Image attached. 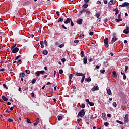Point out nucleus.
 Here are the masks:
<instances>
[{"mask_svg":"<svg viewBox=\"0 0 129 129\" xmlns=\"http://www.w3.org/2000/svg\"><path fill=\"white\" fill-rule=\"evenodd\" d=\"M85 115V110L84 109L80 110V111L78 114V117L80 116L81 117H83Z\"/></svg>","mask_w":129,"mask_h":129,"instance_id":"nucleus-1","label":"nucleus"},{"mask_svg":"<svg viewBox=\"0 0 129 129\" xmlns=\"http://www.w3.org/2000/svg\"><path fill=\"white\" fill-rule=\"evenodd\" d=\"M104 46L106 47V48H108L109 47V45L108 44V38H106L104 40Z\"/></svg>","mask_w":129,"mask_h":129,"instance_id":"nucleus-2","label":"nucleus"},{"mask_svg":"<svg viewBox=\"0 0 129 129\" xmlns=\"http://www.w3.org/2000/svg\"><path fill=\"white\" fill-rule=\"evenodd\" d=\"M115 3H116V0H111L108 3V6H109V7H110L111 6H112V5H114Z\"/></svg>","mask_w":129,"mask_h":129,"instance_id":"nucleus-3","label":"nucleus"},{"mask_svg":"<svg viewBox=\"0 0 129 129\" xmlns=\"http://www.w3.org/2000/svg\"><path fill=\"white\" fill-rule=\"evenodd\" d=\"M11 50H12V53H13V54H15V53H18V52H19V48L18 47L11 48Z\"/></svg>","mask_w":129,"mask_h":129,"instance_id":"nucleus-4","label":"nucleus"},{"mask_svg":"<svg viewBox=\"0 0 129 129\" xmlns=\"http://www.w3.org/2000/svg\"><path fill=\"white\" fill-rule=\"evenodd\" d=\"M6 71H8V70H9V71H11V72H12V71H13V68H12V66L8 64L6 67Z\"/></svg>","mask_w":129,"mask_h":129,"instance_id":"nucleus-5","label":"nucleus"},{"mask_svg":"<svg viewBox=\"0 0 129 129\" xmlns=\"http://www.w3.org/2000/svg\"><path fill=\"white\" fill-rule=\"evenodd\" d=\"M96 90H99V87H98V86H94L92 88V91H95Z\"/></svg>","mask_w":129,"mask_h":129,"instance_id":"nucleus-6","label":"nucleus"},{"mask_svg":"<svg viewBox=\"0 0 129 129\" xmlns=\"http://www.w3.org/2000/svg\"><path fill=\"white\" fill-rule=\"evenodd\" d=\"M128 121H129V120H128V115L126 114L125 116V117H124V122H125V123H127V122H128Z\"/></svg>","mask_w":129,"mask_h":129,"instance_id":"nucleus-7","label":"nucleus"},{"mask_svg":"<svg viewBox=\"0 0 129 129\" xmlns=\"http://www.w3.org/2000/svg\"><path fill=\"white\" fill-rule=\"evenodd\" d=\"M83 20H82V19L80 18V19H78L77 20V24H78V25H82V21Z\"/></svg>","mask_w":129,"mask_h":129,"instance_id":"nucleus-8","label":"nucleus"},{"mask_svg":"<svg viewBox=\"0 0 129 129\" xmlns=\"http://www.w3.org/2000/svg\"><path fill=\"white\" fill-rule=\"evenodd\" d=\"M123 33H124V34H126V35H127V34H128V33H129V27H127L126 29H125L123 30Z\"/></svg>","mask_w":129,"mask_h":129,"instance_id":"nucleus-9","label":"nucleus"},{"mask_svg":"<svg viewBox=\"0 0 129 129\" xmlns=\"http://www.w3.org/2000/svg\"><path fill=\"white\" fill-rule=\"evenodd\" d=\"M71 22V18H67L66 21H64V24H69Z\"/></svg>","mask_w":129,"mask_h":129,"instance_id":"nucleus-10","label":"nucleus"},{"mask_svg":"<svg viewBox=\"0 0 129 129\" xmlns=\"http://www.w3.org/2000/svg\"><path fill=\"white\" fill-rule=\"evenodd\" d=\"M75 75V76H83L85 75L82 73H76Z\"/></svg>","mask_w":129,"mask_h":129,"instance_id":"nucleus-11","label":"nucleus"},{"mask_svg":"<svg viewBox=\"0 0 129 129\" xmlns=\"http://www.w3.org/2000/svg\"><path fill=\"white\" fill-rule=\"evenodd\" d=\"M112 74H113V77H117V74L116 73V72L115 71H113L112 72Z\"/></svg>","mask_w":129,"mask_h":129,"instance_id":"nucleus-12","label":"nucleus"},{"mask_svg":"<svg viewBox=\"0 0 129 129\" xmlns=\"http://www.w3.org/2000/svg\"><path fill=\"white\" fill-rule=\"evenodd\" d=\"M26 73L25 72L20 73L19 76L20 77L23 78L25 77V75Z\"/></svg>","mask_w":129,"mask_h":129,"instance_id":"nucleus-13","label":"nucleus"},{"mask_svg":"<svg viewBox=\"0 0 129 129\" xmlns=\"http://www.w3.org/2000/svg\"><path fill=\"white\" fill-rule=\"evenodd\" d=\"M113 11H115V15H117L119 13V10H118V8L116 7Z\"/></svg>","mask_w":129,"mask_h":129,"instance_id":"nucleus-14","label":"nucleus"},{"mask_svg":"<svg viewBox=\"0 0 129 129\" xmlns=\"http://www.w3.org/2000/svg\"><path fill=\"white\" fill-rule=\"evenodd\" d=\"M107 93H108V95H111V94H112V93H111V90H110V89H107Z\"/></svg>","mask_w":129,"mask_h":129,"instance_id":"nucleus-15","label":"nucleus"},{"mask_svg":"<svg viewBox=\"0 0 129 129\" xmlns=\"http://www.w3.org/2000/svg\"><path fill=\"white\" fill-rule=\"evenodd\" d=\"M63 21H64V19H63V18H62V17H60V18L58 19L57 22H58V23H61V22H63Z\"/></svg>","mask_w":129,"mask_h":129,"instance_id":"nucleus-16","label":"nucleus"},{"mask_svg":"<svg viewBox=\"0 0 129 129\" xmlns=\"http://www.w3.org/2000/svg\"><path fill=\"white\" fill-rule=\"evenodd\" d=\"M129 6V3L128 2H124L123 3V7H128Z\"/></svg>","mask_w":129,"mask_h":129,"instance_id":"nucleus-17","label":"nucleus"},{"mask_svg":"<svg viewBox=\"0 0 129 129\" xmlns=\"http://www.w3.org/2000/svg\"><path fill=\"white\" fill-rule=\"evenodd\" d=\"M40 44L41 45V49H43L44 48V41H40Z\"/></svg>","mask_w":129,"mask_h":129,"instance_id":"nucleus-18","label":"nucleus"},{"mask_svg":"<svg viewBox=\"0 0 129 129\" xmlns=\"http://www.w3.org/2000/svg\"><path fill=\"white\" fill-rule=\"evenodd\" d=\"M85 12H86V9H83L79 12V14L80 15H82V14H83V13H85Z\"/></svg>","mask_w":129,"mask_h":129,"instance_id":"nucleus-19","label":"nucleus"},{"mask_svg":"<svg viewBox=\"0 0 129 129\" xmlns=\"http://www.w3.org/2000/svg\"><path fill=\"white\" fill-rule=\"evenodd\" d=\"M82 7L83 8H84V9H87L88 7V4L87 3H85L82 6Z\"/></svg>","mask_w":129,"mask_h":129,"instance_id":"nucleus-20","label":"nucleus"},{"mask_svg":"<svg viewBox=\"0 0 129 129\" xmlns=\"http://www.w3.org/2000/svg\"><path fill=\"white\" fill-rule=\"evenodd\" d=\"M2 99L4 101H8V98H7V97H6L5 96H2Z\"/></svg>","mask_w":129,"mask_h":129,"instance_id":"nucleus-21","label":"nucleus"},{"mask_svg":"<svg viewBox=\"0 0 129 129\" xmlns=\"http://www.w3.org/2000/svg\"><path fill=\"white\" fill-rule=\"evenodd\" d=\"M116 40H117V38L115 36H114L112 39V42H113V43H114V42H115Z\"/></svg>","mask_w":129,"mask_h":129,"instance_id":"nucleus-22","label":"nucleus"},{"mask_svg":"<svg viewBox=\"0 0 129 129\" xmlns=\"http://www.w3.org/2000/svg\"><path fill=\"white\" fill-rule=\"evenodd\" d=\"M84 64H87V57H84L83 58Z\"/></svg>","mask_w":129,"mask_h":129,"instance_id":"nucleus-23","label":"nucleus"},{"mask_svg":"<svg viewBox=\"0 0 129 129\" xmlns=\"http://www.w3.org/2000/svg\"><path fill=\"white\" fill-rule=\"evenodd\" d=\"M85 81H87V82H90V81H91V78H90V77L86 78Z\"/></svg>","mask_w":129,"mask_h":129,"instance_id":"nucleus-24","label":"nucleus"},{"mask_svg":"<svg viewBox=\"0 0 129 129\" xmlns=\"http://www.w3.org/2000/svg\"><path fill=\"white\" fill-rule=\"evenodd\" d=\"M84 79H85V75H84L83 76H82V78L81 81V83H83V82H84Z\"/></svg>","mask_w":129,"mask_h":129,"instance_id":"nucleus-25","label":"nucleus"},{"mask_svg":"<svg viewBox=\"0 0 129 129\" xmlns=\"http://www.w3.org/2000/svg\"><path fill=\"white\" fill-rule=\"evenodd\" d=\"M80 56H81V58H83V57H85L84 52L83 50H81V51Z\"/></svg>","mask_w":129,"mask_h":129,"instance_id":"nucleus-26","label":"nucleus"},{"mask_svg":"<svg viewBox=\"0 0 129 129\" xmlns=\"http://www.w3.org/2000/svg\"><path fill=\"white\" fill-rule=\"evenodd\" d=\"M42 54L45 55H48V51L46 50H43L42 52Z\"/></svg>","mask_w":129,"mask_h":129,"instance_id":"nucleus-27","label":"nucleus"},{"mask_svg":"<svg viewBox=\"0 0 129 129\" xmlns=\"http://www.w3.org/2000/svg\"><path fill=\"white\" fill-rule=\"evenodd\" d=\"M20 58H22V55H18L16 57H15V60H19V59H20Z\"/></svg>","mask_w":129,"mask_h":129,"instance_id":"nucleus-28","label":"nucleus"},{"mask_svg":"<svg viewBox=\"0 0 129 129\" xmlns=\"http://www.w3.org/2000/svg\"><path fill=\"white\" fill-rule=\"evenodd\" d=\"M72 77H73V75H72V74H70L69 75V81H71V80L72 79Z\"/></svg>","mask_w":129,"mask_h":129,"instance_id":"nucleus-29","label":"nucleus"},{"mask_svg":"<svg viewBox=\"0 0 129 129\" xmlns=\"http://www.w3.org/2000/svg\"><path fill=\"white\" fill-rule=\"evenodd\" d=\"M35 76H37V77H39L40 76V73H39V71H36L35 73Z\"/></svg>","mask_w":129,"mask_h":129,"instance_id":"nucleus-30","label":"nucleus"},{"mask_svg":"<svg viewBox=\"0 0 129 129\" xmlns=\"http://www.w3.org/2000/svg\"><path fill=\"white\" fill-rule=\"evenodd\" d=\"M96 18H97L98 19V18H99L100 17V13H96V15H95Z\"/></svg>","mask_w":129,"mask_h":129,"instance_id":"nucleus-31","label":"nucleus"},{"mask_svg":"<svg viewBox=\"0 0 129 129\" xmlns=\"http://www.w3.org/2000/svg\"><path fill=\"white\" fill-rule=\"evenodd\" d=\"M38 72L39 73V75L41 74H45V71H38Z\"/></svg>","mask_w":129,"mask_h":129,"instance_id":"nucleus-32","label":"nucleus"},{"mask_svg":"<svg viewBox=\"0 0 129 129\" xmlns=\"http://www.w3.org/2000/svg\"><path fill=\"white\" fill-rule=\"evenodd\" d=\"M116 122H117V123H119L120 124H123V122L118 120H116Z\"/></svg>","mask_w":129,"mask_h":129,"instance_id":"nucleus-33","label":"nucleus"},{"mask_svg":"<svg viewBox=\"0 0 129 129\" xmlns=\"http://www.w3.org/2000/svg\"><path fill=\"white\" fill-rule=\"evenodd\" d=\"M58 120H62L63 117L62 116H58Z\"/></svg>","mask_w":129,"mask_h":129,"instance_id":"nucleus-34","label":"nucleus"},{"mask_svg":"<svg viewBox=\"0 0 129 129\" xmlns=\"http://www.w3.org/2000/svg\"><path fill=\"white\" fill-rule=\"evenodd\" d=\"M30 95L32 98L35 97V93H34V92L30 93Z\"/></svg>","mask_w":129,"mask_h":129,"instance_id":"nucleus-35","label":"nucleus"},{"mask_svg":"<svg viewBox=\"0 0 129 129\" xmlns=\"http://www.w3.org/2000/svg\"><path fill=\"white\" fill-rule=\"evenodd\" d=\"M112 105H113V106H114V107H116V106H117V104H116V102H114L112 103Z\"/></svg>","mask_w":129,"mask_h":129,"instance_id":"nucleus-36","label":"nucleus"},{"mask_svg":"<svg viewBox=\"0 0 129 129\" xmlns=\"http://www.w3.org/2000/svg\"><path fill=\"white\" fill-rule=\"evenodd\" d=\"M104 125H105V126H108V125H109V123L106 122L104 123Z\"/></svg>","mask_w":129,"mask_h":129,"instance_id":"nucleus-37","label":"nucleus"},{"mask_svg":"<svg viewBox=\"0 0 129 129\" xmlns=\"http://www.w3.org/2000/svg\"><path fill=\"white\" fill-rule=\"evenodd\" d=\"M31 83L32 84H35V83H36V79H33L32 80Z\"/></svg>","mask_w":129,"mask_h":129,"instance_id":"nucleus-38","label":"nucleus"},{"mask_svg":"<svg viewBox=\"0 0 129 129\" xmlns=\"http://www.w3.org/2000/svg\"><path fill=\"white\" fill-rule=\"evenodd\" d=\"M115 21L117 23H118L119 22H121L122 21V19H116Z\"/></svg>","mask_w":129,"mask_h":129,"instance_id":"nucleus-39","label":"nucleus"},{"mask_svg":"<svg viewBox=\"0 0 129 129\" xmlns=\"http://www.w3.org/2000/svg\"><path fill=\"white\" fill-rule=\"evenodd\" d=\"M118 19H119V20H122L121 18V14H119L118 15Z\"/></svg>","mask_w":129,"mask_h":129,"instance_id":"nucleus-40","label":"nucleus"},{"mask_svg":"<svg viewBox=\"0 0 129 129\" xmlns=\"http://www.w3.org/2000/svg\"><path fill=\"white\" fill-rule=\"evenodd\" d=\"M64 46H65V45H64V44H60V45L58 46V47H59V48H60V49H61V48H63V47H64Z\"/></svg>","mask_w":129,"mask_h":129,"instance_id":"nucleus-41","label":"nucleus"},{"mask_svg":"<svg viewBox=\"0 0 129 129\" xmlns=\"http://www.w3.org/2000/svg\"><path fill=\"white\" fill-rule=\"evenodd\" d=\"M89 104L90 105V106H93L94 105V103L93 102H89Z\"/></svg>","mask_w":129,"mask_h":129,"instance_id":"nucleus-42","label":"nucleus"},{"mask_svg":"<svg viewBox=\"0 0 129 129\" xmlns=\"http://www.w3.org/2000/svg\"><path fill=\"white\" fill-rule=\"evenodd\" d=\"M81 108H85V104L82 103L81 106Z\"/></svg>","mask_w":129,"mask_h":129,"instance_id":"nucleus-43","label":"nucleus"},{"mask_svg":"<svg viewBox=\"0 0 129 129\" xmlns=\"http://www.w3.org/2000/svg\"><path fill=\"white\" fill-rule=\"evenodd\" d=\"M44 44H45V46H48V41H47V40H44Z\"/></svg>","mask_w":129,"mask_h":129,"instance_id":"nucleus-44","label":"nucleus"},{"mask_svg":"<svg viewBox=\"0 0 129 129\" xmlns=\"http://www.w3.org/2000/svg\"><path fill=\"white\" fill-rule=\"evenodd\" d=\"M25 72H26V73H27V74H30V73L29 70H26Z\"/></svg>","mask_w":129,"mask_h":129,"instance_id":"nucleus-45","label":"nucleus"},{"mask_svg":"<svg viewBox=\"0 0 129 129\" xmlns=\"http://www.w3.org/2000/svg\"><path fill=\"white\" fill-rule=\"evenodd\" d=\"M100 72L101 73H102V74H104V73H105V70H101Z\"/></svg>","mask_w":129,"mask_h":129,"instance_id":"nucleus-46","label":"nucleus"},{"mask_svg":"<svg viewBox=\"0 0 129 129\" xmlns=\"http://www.w3.org/2000/svg\"><path fill=\"white\" fill-rule=\"evenodd\" d=\"M128 61H129L128 58H124V62H128Z\"/></svg>","mask_w":129,"mask_h":129,"instance_id":"nucleus-47","label":"nucleus"},{"mask_svg":"<svg viewBox=\"0 0 129 129\" xmlns=\"http://www.w3.org/2000/svg\"><path fill=\"white\" fill-rule=\"evenodd\" d=\"M125 72H126V71H127V70H128V66H125Z\"/></svg>","mask_w":129,"mask_h":129,"instance_id":"nucleus-48","label":"nucleus"},{"mask_svg":"<svg viewBox=\"0 0 129 129\" xmlns=\"http://www.w3.org/2000/svg\"><path fill=\"white\" fill-rule=\"evenodd\" d=\"M70 22H71V27H73L74 26V23H73V21H72V19H71V21Z\"/></svg>","mask_w":129,"mask_h":129,"instance_id":"nucleus-49","label":"nucleus"},{"mask_svg":"<svg viewBox=\"0 0 129 129\" xmlns=\"http://www.w3.org/2000/svg\"><path fill=\"white\" fill-rule=\"evenodd\" d=\"M6 113H10L11 112V111L9 110L8 109H7V110L5 111Z\"/></svg>","mask_w":129,"mask_h":129,"instance_id":"nucleus-50","label":"nucleus"},{"mask_svg":"<svg viewBox=\"0 0 129 129\" xmlns=\"http://www.w3.org/2000/svg\"><path fill=\"white\" fill-rule=\"evenodd\" d=\"M26 121H27V122H28V123H32V122L30 121V119L29 118H27Z\"/></svg>","mask_w":129,"mask_h":129,"instance_id":"nucleus-51","label":"nucleus"},{"mask_svg":"<svg viewBox=\"0 0 129 129\" xmlns=\"http://www.w3.org/2000/svg\"><path fill=\"white\" fill-rule=\"evenodd\" d=\"M8 121L9 122H13V119H11V118H9V119H8Z\"/></svg>","mask_w":129,"mask_h":129,"instance_id":"nucleus-52","label":"nucleus"},{"mask_svg":"<svg viewBox=\"0 0 129 129\" xmlns=\"http://www.w3.org/2000/svg\"><path fill=\"white\" fill-rule=\"evenodd\" d=\"M3 87H4V88H5L6 89H8V87H7V86H6V84H4L3 85Z\"/></svg>","mask_w":129,"mask_h":129,"instance_id":"nucleus-53","label":"nucleus"},{"mask_svg":"<svg viewBox=\"0 0 129 129\" xmlns=\"http://www.w3.org/2000/svg\"><path fill=\"white\" fill-rule=\"evenodd\" d=\"M66 61V59H65V58L61 59V61L62 62V63H65Z\"/></svg>","mask_w":129,"mask_h":129,"instance_id":"nucleus-54","label":"nucleus"},{"mask_svg":"<svg viewBox=\"0 0 129 129\" xmlns=\"http://www.w3.org/2000/svg\"><path fill=\"white\" fill-rule=\"evenodd\" d=\"M103 119H104V120H105V121H106V120H107V117H106V116H103Z\"/></svg>","mask_w":129,"mask_h":129,"instance_id":"nucleus-55","label":"nucleus"},{"mask_svg":"<svg viewBox=\"0 0 129 129\" xmlns=\"http://www.w3.org/2000/svg\"><path fill=\"white\" fill-rule=\"evenodd\" d=\"M62 27L63 28V29H64V30H67V27H65V25H64V24L62 25Z\"/></svg>","mask_w":129,"mask_h":129,"instance_id":"nucleus-56","label":"nucleus"},{"mask_svg":"<svg viewBox=\"0 0 129 129\" xmlns=\"http://www.w3.org/2000/svg\"><path fill=\"white\" fill-rule=\"evenodd\" d=\"M86 12V15H90V11L87 10Z\"/></svg>","mask_w":129,"mask_h":129,"instance_id":"nucleus-57","label":"nucleus"},{"mask_svg":"<svg viewBox=\"0 0 129 129\" xmlns=\"http://www.w3.org/2000/svg\"><path fill=\"white\" fill-rule=\"evenodd\" d=\"M40 120V118H37L36 119V121L35 122H36V123H39V121Z\"/></svg>","mask_w":129,"mask_h":129,"instance_id":"nucleus-58","label":"nucleus"},{"mask_svg":"<svg viewBox=\"0 0 129 129\" xmlns=\"http://www.w3.org/2000/svg\"><path fill=\"white\" fill-rule=\"evenodd\" d=\"M56 15H57V16L60 17V12L59 11H56Z\"/></svg>","mask_w":129,"mask_h":129,"instance_id":"nucleus-59","label":"nucleus"},{"mask_svg":"<svg viewBox=\"0 0 129 129\" xmlns=\"http://www.w3.org/2000/svg\"><path fill=\"white\" fill-rule=\"evenodd\" d=\"M55 46H59V42L58 41L55 42Z\"/></svg>","mask_w":129,"mask_h":129,"instance_id":"nucleus-60","label":"nucleus"},{"mask_svg":"<svg viewBox=\"0 0 129 129\" xmlns=\"http://www.w3.org/2000/svg\"><path fill=\"white\" fill-rule=\"evenodd\" d=\"M59 72L60 74H63V70L61 69L59 71Z\"/></svg>","mask_w":129,"mask_h":129,"instance_id":"nucleus-61","label":"nucleus"},{"mask_svg":"<svg viewBox=\"0 0 129 129\" xmlns=\"http://www.w3.org/2000/svg\"><path fill=\"white\" fill-rule=\"evenodd\" d=\"M74 42L75 43V44H78V43H79V40H75Z\"/></svg>","mask_w":129,"mask_h":129,"instance_id":"nucleus-62","label":"nucleus"},{"mask_svg":"<svg viewBox=\"0 0 129 129\" xmlns=\"http://www.w3.org/2000/svg\"><path fill=\"white\" fill-rule=\"evenodd\" d=\"M86 102H87V103H88V104H89V103L90 102V101H89V99H86Z\"/></svg>","mask_w":129,"mask_h":129,"instance_id":"nucleus-63","label":"nucleus"},{"mask_svg":"<svg viewBox=\"0 0 129 129\" xmlns=\"http://www.w3.org/2000/svg\"><path fill=\"white\" fill-rule=\"evenodd\" d=\"M88 61L89 62V63L92 62V61H93V59L92 58H90L88 59Z\"/></svg>","mask_w":129,"mask_h":129,"instance_id":"nucleus-64","label":"nucleus"}]
</instances>
